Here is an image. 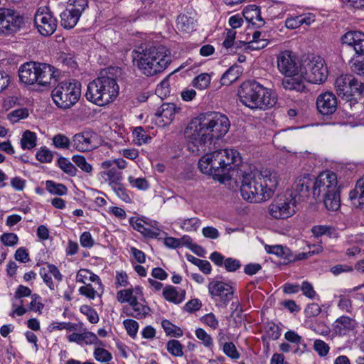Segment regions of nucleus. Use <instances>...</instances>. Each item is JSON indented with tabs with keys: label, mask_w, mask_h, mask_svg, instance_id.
Listing matches in <instances>:
<instances>
[{
	"label": "nucleus",
	"mask_w": 364,
	"mask_h": 364,
	"mask_svg": "<svg viewBox=\"0 0 364 364\" xmlns=\"http://www.w3.org/2000/svg\"><path fill=\"white\" fill-rule=\"evenodd\" d=\"M278 185L277 173L267 168L257 174L250 173L242 176L240 193L250 203H261L272 197Z\"/></svg>",
	"instance_id": "1"
},
{
	"label": "nucleus",
	"mask_w": 364,
	"mask_h": 364,
	"mask_svg": "<svg viewBox=\"0 0 364 364\" xmlns=\"http://www.w3.org/2000/svg\"><path fill=\"white\" fill-rule=\"evenodd\" d=\"M198 161V168L205 174L219 181L230 178V173L241 163L239 153L232 149L206 151Z\"/></svg>",
	"instance_id": "2"
},
{
	"label": "nucleus",
	"mask_w": 364,
	"mask_h": 364,
	"mask_svg": "<svg viewBox=\"0 0 364 364\" xmlns=\"http://www.w3.org/2000/svg\"><path fill=\"white\" fill-rule=\"evenodd\" d=\"M134 63L142 74L154 76L162 73L170 65L171 52L162 45L151 46L137 52Z\"/></svg>",
	"instance_id": "3"
},
{
	"label": "nucleus",
	"mask_w": 364,
	"mask_h": 364,
	"mask_svg": "<svg viewBox=\"0 0 364 364\" xmlns=\"http://www.w3.org/2000/svg\"><path fill=\"white\" fill-rule=\"evenodd\" d=\"M240 102L252 109L265 110L277 102V95L271 89L256 81L243 82L238 90Z\"/></svg>",
	"instance_id": "4"
},
{
	"label": "nucleus",
	"mask_w": 364,
	"mask_h": 364,
	"mask_svg": "<svg viewBox=\"0 0 364 364\" xmlns=\"http://www.w3.org/2000/svg\"><path fill=\"white\" fill-rule=\"evenodd\" d=\"M314 181L313 197L315 199L321 197L328 210H338L341 206V196L336 174L326 171L321 173Z\"/></svg>",
	"instance_id": "5"
},
{
	"label": "nucleus",
	"mask_w": 364,
	"mask_h": 364,
	"mask_svg": "<svg viewBox=\"0 0 364 364\" xmlns=\"http://www.w3.org/2000/svg\"><path fill=\"white\" fill-rule=\"evenodd\" d=\"M119 87L117 80L107 75H102L90 82L87 87V100L96 105L105 106L112 102L118 96Z\"/></svg>",
	"instance_id": "6"
},
{
	"label": "nucleus",
	"mask_w": 364,
	"mask_h": 364,
	"mask_svg": "<svg viewBox=\"0 0 364 364\" xmlns=\"http://www.w3.org/2000/svg\"><path fill=\"white\" fill-rule=\"evenodd\" d=\"M188 149L196 154L212 150L213 141L202 114L193 119L184 130Z\"/></svg>",
	"instance_id": "7"
},
{
	"label": "nucleus",
	"mask_w": 364,
	"mask_h": 364,
	"mask_svg": "<svg viewBox=\"0 0 364 364\" xmlns=\"http://www.w3.org/2000/svg\"><path fill=\"white\" fill-rule=\"evenodd\" d=\"M54 68L46 63L28 62L21 65L18 76L21 82L46 87L56 81Z\"/></svg>",
	"instance_id": "8"
},
{
	"label": "nucleus",
	"mask_w": 364,
	"mask_h": 364,
	"mask_svg": "<svg viewBox=\"0 0 364 364\" xmlns=\"http://www.w3.org/2000/svg\"><path fill=\"white\" fill-rule=\"evenodd\" d=\"M51 95L59 108L69 109L80 100L81 84L75 80L61 82L52 90Z\"/></svg>",
	"instance_id": "9"
},
{
	"label": "nucleus",
	"mask_w": 364,
	"mask_h": 364,
	"mask_svg": "<svg viewBox=\"0 0 364 364\" xmlns=\"http://www.w3.org/2000/svg\"><path fill=\"white\" fill-rule=\"evenodd\" d=\"M298 200L293 196L292 193L276 197L268 207V213L271 218L276 220H284L293 216L296 210Z\"/></svg>",
	"instance_id": "10"
},
{
	"label": "nucleus",
	"mask_w": 364,
	"mask_h": 364,
	"mask_svg": "<svg viewBox=\"0 0 364 364\" xmlns=\"http://www.w3.org/2000/svg\"><path fill=\"white\" fill-rule=\"evenodd\" d=\"M335 89L338 96L350 100L353 96H361L364 92V82L352 75H341L335 80Z\"/></svg>",
	"instance_id": "11"
},
{
	"label": "nucleus",
	"mask_w": 364,
	"mask_h": 364,
	"mask_svg": "<svg viewBox=\"0 0 364 364\" xmlns=\"http://www.w3.org/2000/svg\"><path fill=\"white\" fill-rule=\"evenodd\" d=\"M202 116L213 142L228 133L230 122L225 114L208 112L202 114Z\"/></svg>",
	"instance_id": "12"
},
{
	"label": "nucleus",
	"mask_w": 364,
	"mask_h": 364,
	"mask_svg": "<svg viewBox=\"0 0 364 364\" xmlns=\"http://www.w3.org/2000/svg\"><path fill=\"white\" fill-rule=\"evenodd\" d=\"M305 79L313 84L323 82L328 76L325 60L320 56L312 57L309 61H305L304 65Z\"/></svg>",
	"instance_id": "13"
},
{
	"label": "nucleus",
	"mask_w": 364,
	"mask_h": 364,
	"mask_svg": "<svg viewBox=\"0 0 364 364\" xmlns=\"http://www.w3.org/2000/svg\"><path fill=\"white\" fill-rule=\"evenodd\" d=\"M24 23V18L19 12L11 9H0V34L16 33Z\"/></svg>",
	"instance_id": "14"
},
{
	"label": "nucleus",
	"mask_w": 364,
	"mask_h": 364,
	"mask_svg": "<svg viewBox=\"0 0 364 364\" xmlns=\"http://www.w3.org/2000/svg\"><path fill=\"white\" fill-rule=\"evenodd\" d=\"M34 23L39 33L43 36L52 35L57 28V20L48 6L38 9L34 16Z\"/></svg>",
	"instance_id": "15"
},
{
	"label": "nucleus",
	"mask_w": 364,
	"mask_h": 364,
	"mask_svg": "<svg viewBox=\"0 0 364 364\" xmlns=\"http://www.w3.org/2000/svg\"><path fill=\"white\" fill-rule=\"evenodd\" d=\"M277 68L285 76L299 74L302 70L296 55L289 50L283 51L278 55Z\"/></svg>",
	"instance_id": "16"
},
{
	"label": "nucleus",
	"mask_w": 364,
	"mask_h": 364,
	"mask_svg": "<svg viewBox=\"0 0 364 364\" xmlns=\"http://www.w3.org/2000/svg\"><path fill=\"white\" fill-rule=\"evenodd\" d=\"M96 134L90 131L75 134L71 139V146L80 152H87L97 147Z\"/></svg>",
	"instance_id": "17"
},
{
	"label": "nucleus",
	"mask_w": 364,
	"mask_h": 364,
	"mask_svg": "<svg viewBox=\"0 0 364 364\" xmlns=\"http://www.w3.org/2000/svg\"><path fill=\"white\" fill-rule=\"evenodd\" d=\"M208 291L214 299H219L220 301L226 304L233 296V287L228 283L222 281L213 280L208 284Z\"/></svg>",
	"instance_id": "18"
},
{
	"label": "nucleus",
	"mask_w": 364,
	"mask_h": 364,
	"mask_svg": "<svg viewBox=\"0 0 364 364\" xmlns=\"http://www.w3.org/2000/svg\"><path fill=\"white\" fill-rule=\"evenodd\" d=\"M337 98L331 92L320 94L316 99V108L322 115L333 114L337 109Z\"/></svg>",
	"instance_id": "19"
},
{
	"label": "nucleus",
	"mask_w": 364,
	"mask_h": 364,
	"mask_svg": "<svg viewBox=\"0 0 364 364\" xmlns=\"http://www.w3.org/2000/svg\"><path fill=\"white\" fill-rule=\"evenodd\" d=\"M314 181L309 176L298 178L292 186L293 196L296 199L305 200L312 193Z\"/></svg>",
	"instance_id": "20"
},
{
	"label": "nucleus",
	"mask_w": 364,
	"mask_h": 364,
	"mask_svg": "<svg viewBox=\"0 0 364 364\" xmlns=\"http://www.w3.org/2000/svg\"><path fill=\"white\" fill-rule=\"evenodd\" d=\"M343 44L353 48L358 55H364V33L358 31H350L342 36Z\"/></svg>",
	"instance_id": "21"
},
{
	"label": "nucleus",
	"mask_w": 364,
	"mask_h": 364,
	"mask_svg": "<svg viewBox=\"0 0 364 364\" xmlns=\"http://www.w3.org/2000/svg\"><path fill=\"white\" fill-rule=\"evenodd\" d=\"M286 77L287 78L282 80V86L285 90H295L300 92L305 90V82L307 81L305 79L302 70H300L299 74L287 75Z\"/></svg>",
	"instance_id": "22"
},
{
	"label": "nucleus",
	"mask_w": 364,
	"mask_h": 364,
	"mask_svg": "<svg viewBox=\"0 0 364 364\" xmlns=\"http://www.w3.org/2000/svg\"><path fill=\"white\" fill-rule=\"evenodd\" d=\"M176 113V107L174 104H163L156 114L157 123L162 127L170 124L173 120Z\"/></svg>",
	"instance_id": "23"
},
{
	"label": "nucleus",
	"mask_w": 364,
	"mask_h": 364,
	"mask_svg": "<svg viewBox=\"0 0 364 364\" xmlns=\"http://www.w3.org/2000/svg\"><path fill=\"white\" fill-rule=\"evenodd\" d=\"M210 259L218 267H224L228 272H235L241 267L240 262L232 257L225 259L218 252H214L210 255Z\"/></svg>",
	"instance_id": "24"
},
{
	"label": "nucleus",
	"mask_w": 364,
	"mask_h": 364,
	"mask_svg": "<svg viewBox=\"0 0 364 364\" xmlns=\"http://www.w3.org/2000/svg\"><path fill=\"white\" fill-rule=\"evenodd\" d=\"M123 311L128 316L141 319L149 314L150 308L135 299L129 306L124 307Z\"/></svg>",
	"instance_id": "25"
},
{
	"label": "nucleus",
	"mask_w": 364,
	"mask_h": 364,
	"mask_svg": "<svg viewBox=\"0 0 364 364\" xmlns=\"http://www.w3.org/2000/svg\"><path fill=\"white\" fill-rule=\"evenodd\" d=\"M242 14L246 21L257 28H261L265 23L264 20L261 16L260 9L256 5L247 6Z\"/></svg>",
	"instance_id": "26"
},
{
	"label": "nucleus",
	"mask_w": 364,
	"mask_h": 364,
	"mask_svg": "<svg viewBox=\"0 0 364 364\" xmlns=\"http://www.w3.org/2000/svg\"><path fill=\"white\" fill-rule=\"evenodd\" d=\"M358 326L356 321L349 316H342L333 323V330L336 333L345 335L347 332L354 330Z\"/></svg>",
	"instance_id": "27"
},
{
	"label": "nucleus",
	"mask_w": 364,
	"mask_h": 364,
	"mask_svg": "<svg viewBox=\"0 0 364 364\" xmlns=\"http://www.w3.org/2000/svg\"><path fill=\"white\" fill-rule=\"evenodd\" d=\"M162 294L165 300L175 304L182 303L186 297L185 290L172 285L166 286L163 289Z\"/></svg>",
	"instance_id": "28"
},
{
	"label": "nucleus",
	"mask_w": 364,
	"mask_h": 364,
	"mask_svg": "<svg viewBox=\"0 0 364 364\" xmlns=\"http://www.w3.org/2000/svg\"><path fill=\"white\" fill-rule=\"evenodd\" d=\"M352 203L360 208H364V176L357 181L355 187L349 193Z\"/></svg>",
	"instance_id": "29"
},
{
	"label": "nucleus",
	"mask_w": 364,
	"mask_h": 364,
	"mask_svg": "<svg viewBox=\"0 0 364 364\" xmlns=\"http://www.w3.org/2000/svg\"><path fill=\"white\" fill-rule=\"evenodd\" d=\"M80 18L77 14L67 7L60 14L61 26L66 29H71L76 26Z\"/></svg>",
	"instance_id": "30"
},
{
	"label": "nucleus",
	"mask_w": 364,
	"mask_h": 364,
	"mask_svg": "<svg viewBox=\"0 0 364 364\" xmlns=\"http://www.w3.org/2000/svg\"><path fill=\"white\" fill-rule=\"evenodd\" d=\"M242 73L241 67L237 65H233L230 67L226 72L220 78V83L222 85H229L231 83L236 81L240 74Z\"/></svg>",
	"instance_id": "31"
},
{
	"label": "nucleus",
	"mask_w": 364,
	"mask_h": 364,
	"mask_svg": "<svg viewBox=\"0 0 364 364\" xmlns=\"http://www.w3.org/2000/svg\"><path fill=\"white\" fill-rule=\"evenodd\" d=\"M101 176L109 183L111 187L121 183V180L122 179V172L118 171L116 168H111L102 171Z\"/></svg>",
	"instance_id": "32"
},
{
	"label": "nucleus",
	"mask_w": 364,
	"mask_h": 364,
	"mask_svg": "<svg viewBox=\"0 0 364 364\" xmlns=\"http://www.w3.org/2000/svg\"><path fill=\"white\" fill-rule=\"evenodd\" d=\"M269 41L267 39L262 38L261 40L254 41L249 40L248 38L245 41H239L237 44H242L245 50H259L265 48L268 45Z\"/></svg>",
	"instance_id": "33"
},
{
	"label": "nucleus",
	"mask_w": 364,
	"mask_h": 364,
	"mask_svg": "<svg viewBox=\"0 0 364 364\" xmlns=\"http://www.w3.org/2000/svg\"><path fill=\"white\" fill-rule=\"evenodd\" d=\"M37 136L36 133L26 130L23 132L20 144L22 149H31L36 146Z\"/></svg>",
	"instance_id": "34"
},
{
	"label": "nucleus",
	"mask_w": 364,
	"mask_h": 364,
	"mask_svg": "<svg viewBox=\"0 0 364 364\" xmlns=\"http://www.w3.org/2000/svg\"><path fill=\"white\" fill-rule=\"evenodd\" d=\"M71 143V139L63 134H55L52 138V144L58 149H69Z\"/></svg>",
	"instance_id": "35"
},
{
	"label": "nucleus",
	"mask_w": 364,
	"mask_h": 364,
	"mask_svg": "<svg viewBox=\"0 0 364 364\" xmlns=\"http://www.w3.org/2000/svg\"><path fill=\"white\" fill-rule=\"evenodd\" d=\"M104 346L97 345L95 347L93 355L95 359L100 363H108L112 359V355L107 350L104 348Z\"/></svg>",
	"instance_id": "36"
},
{
	"label": "nucleus",
	"mask_w": 364,
	"mask_h": 364,
	"mask_svg": "<svg viewBox=\"0 0 364 364\" xmlns=\"http://www.w3.org/2000/svg\"><path fill=\"white\" fill-rule=\"evenodd\" d=\"M177 28L182 31L190 33L194 28L193 20L185 14L179 15L177 18Z\"/></svg>",
	"instance_id": "37"
},
{
	"label": "nucleus",
	"mask_w": 364,
	"mask_h": 364,
	"mask_svg": "<svg viewBox=\"0 0 364 364\" xmlns=\"http://www.w3.org/2000/svg\"><path fill=\"white\" fill-rule=\"evenodd\" d=\"M46 190L51 194L64 196L68 193L67 187L62 183H57L53 181L46 182Z\"/></svg>",
	"instance_id": "38"
},
{
	"label": "nucleus",
	"mask_w": 364,
	"mask_h": 364,
	"mask_svg": "<svg viewBox=\"0 0 364 364\" xmlns=\"http://www.w3.org/2000/svg\"><path fill=\"white\" fill-rule=\"evenodd\" d=\"M180 227L187 232H194L198 230L200 225V220L196 218H191L188 219L181 220L179 222Z\"/></svg>",
	"instance_id": "39"
},
{
	"label": "nucleus",
	"mask_w": 364,
	"mask_h": 364,
	"mask_svg": "<svg viewBox=\"0 0 364 364\" xmlns=\"http://www.w3.org/2000/svg\"><path fill=\"white\" fill-rule=\"evenodd\" d=\"M196 338L200 341L201 343L206 348L211 349L213 347V340L203 328H198L195 331Z\"/></svg>",
	"instance_id": "40"
},
{
	"label": "nucleus",
	"mask_w": 364,
	"mask_h": 364,
	"mask_svg": "<svg viewBox=\"0 0 364 364\" xmlns=\"http://www.w3.org/2000/svg\"><path fill=\"white\" fill-rule=\"evenodd\" d=\"M161 326L168 336L173 337H180L183 336V331L168 320H163L161 321Z\"/></svg>",
	"instance_id": "41"
},
{
	"label": "nucleus",
	"mask_w": 364,
	"mask_h": 364,
	"mask_svg": "<svg viewBox=\"0 0 364 364\" xmlns=\"http://www.w3.org/2000/svg\"><path fill=\"white\" fill-rule=\"evenodd\" d=\"M210 80V75L208 73H204L196 77L192 83L194 87L198 90H205L209 86Z\"/></svg>",
	"instance_id": "42"
},
{
	"label": "nucleus",
	"mask_w": 364,
	"mask_h": 364,
	"mask_svg": "<svg viewBox=\"0 0 364 364\" xmlns=\"http://www.w3.org/2000/svg\"><path fill=\"white\" fill-rule=\"evenodd\" d=\"M58 165L63 172L69 176H74L77 173V168L67 158L60 157L58 160Z\"/></svg>",
	"instance_id": "43"
},
{
	"label": "nucleus",
	"mask_w": 364,
	"mask_h": 364,
	"mask_svg": "<svg viewBox=\"0 0 364 364\" xmlns=\"http://www.w3.org/2000/svg\"><path fill=\"white\" fill-rule=\"evenodd\" d=\"M67 7L81 16L88 7V0H69Z\"/></svg>",
	"instance_id": "44"
},
{
	"label": "nucleus",
	"mask_w": 364,
	"mask_h": 364,
	"mask_svg": "<svg viewBox=\"0 0 364 364\" xmlns=\"http://www.w3.org/2000/svg\"><path fill=\"white\" fill-rule=\"evenodd\" d=\"M73 163L79 167L83 172L91 174L92 172V166L89 164L85 156L82 155H74L72 157Z\"/></svg>",
	"instance_id": "45"
},
{
	"label": "nucleus",
	"mask_w": 364,
	"mask_h": 364,
	"mask_svg": "<svg viewBox=\"0 0 364 364\" xmlns=\"http://www.w3.org/2000/svg\"><path fill=\"white\" fill-rule=\"evenodd\" d=\"M236 36V31L234 30H228L227 32V36L225 41L223 43V45L225 48L227 49H232L233 50L235 48V50H233L234 52H236L237 49L241 48L243 46L242 44H237V43L239 42H235V38Z\"/></svg>",
	"instance_id": "46"
},
{
	"label": "nucleus",
	"mask_w": 364,
	"mask_h": 364,
	"mask_svg": "<svg viewBox=\"0 0 364 364\" xmlns=\"http://www.w3.org/2000/svg\"><path fill=\"white\" fill-rule=\"evenodd\" d=\"M80 311L86 316L87 320L93 324L99 322L100 318L95 309L88 305H82L80 308Z\"/></svg>",
	"instance_id": "47"
},
{
	"label": "nucleus",
	"mask_w": 364,
	"mask_h": 364,
	"mask_svg": "<svg viewBox=\"0 0 364 364\" xmlns=\"http://www.w3.org/2000/svg\"><path fill=\"white\" fill-rule=\"evenodd\" d=\"M188 260L191 263L194 264L204 273V274H210L211 272V265L210 263L207 260L200 259L197 258L193 255H188L187 257Z\"/></svg>",
	"instance_id": "48"
},
{
	"label": "nucleus",
	"mask_w": 364,
	"mask_h": 364,
	"mask_svg": "<svg viewBox=\"0 0 364 364\" xmlns=\"http://www.w3.org/2000/svg\"><path fill=\"white\" fill-rule=\"evenodd\" d=\"M169 353L173 356L181 357L183 355V346L178 340H171L166 344Z\"/></svg>",
	"instance_id": "49"
},
{
	"label": "nucleus",
	"mask_w": 364,
	"mask_h": 364,
	"mask_svg": "<svg viewBox=\"0 0 364 364\" xmlns=\"http://www.w3.org/2000/svg\"><path fill=\"white\" fill-rule=\"evenodd\" d=\"M132 288L120 290L117 293V299L120 303H129L130 305L136 299L132 296Z\"/></svg>",
	"instance_id": "50"
},
{
	"label": "nucleus",
	"mask_w": 364,
	"mask_h": 364,
	"mask_svg": "<svg viewBox=\"0 0 364 364\" xmlns=\"http://www.w3.org/2000/svg\"><path fill=\"white\" fill-rule=\"evenodd\" d=\"M28 117V111L26 108L15 109L8 114V119L11 123H16L21 119H26Z\"/></svg>",
	"instance_id": "51"
},
{
	"label": "nucleus",
	"mask_w": 364,
	"mask_h": 364,
	"mask_svg": "<svg viewBox=\"0 0 364 364\" xmlns=\"http://www.w3.org/2000/svg\"><path fill=\"white\" fill-rule=\"evenodd\" d=\"M36 158L41 163H50L53 159V154L46 148H42L36 154Z\"/></svg>",
	"instance_id": "52"
},
{
	"label": "nucleus",
	"mask_w": 364,
	"mask_h": 364,
	"mask_svg": "<svg viewBox=\"0 0 364 364\" xmlns=\"http://www.w3.org/2000/svg\"><path fill=\"white\" fill-rule=\"evenodd\" d=\"M111 188L121 200H122L125 203H131L132 199L129 197L127 191V189L122 184V183H119Z\"/></svg>",
	"instance_id": "53"
},
{
	"label": "nucleus",
	"mask_w": 364,
	"mask_h": 364,
	"mask_svg": "<svg viewBox=\"0 0 364 364\" xmlns=\"http://www.w3.org/2000/svg\"><path fill=\"white\" fill-rule=\"evenodd\" d=\"M338 308L344 311H346L348 313H351L353 310L352 306V301L346 295H339L338 296Z\"/></svg>",
	"instance_id": "54"
},
{
	"label": "nucleus",
	"mask_w": 364,
	"mask_h": 364,
	"mask_svg": "<svg viewBox=\"0 0 364 364\" xmlns=\"http://www.w3.org/2000/svg\"><path fill=\"white\" fill-rule=\"evenodd\" d=\"M83 344L94 345L95 347L97 345L104 346V343L100 341L94 333L90 331L83 333Z\"/></svg>",
	"instance_id": "55"
},
{
	"label": "nucleus",
	"mask_w": 364,
	"mask_h": 364,
	"mask_svg": "<svg viewBox=\"0 0 364 364\" xmlns=\"http://www.w3.org/2000/svg\"><path fill=\"white\" fill-rule=\"evenodd\" d=\"M223 353L232 359H238L240 353L232 342H227L223 344Z\"/></svg>",
	"instance_id": "56"
},
{
	"label": "nucleus",
	"mask_w": 364,
	"mask_h": 364,
	"mask_svg": "<svg viewBox=\"0 0 364 364\" xmlns=\"http://www.w3.org/2000/svg\"><path fill=\"white\" fill-rule=\"evenodd\" d=\"M201 321L209 326L210 328L215 330L219 326V321L215 315L213 313H208L200 318Z\"/></svg>",
	"instance_id": "57"
},
{
	"label": "nucleus",
	"mask_w": 364,
	"mask_h": 364,
	"mask_svg": "<svg viewBox=\"0 0 364 364\" xmlns=\"http://www.w3.org/2000/svg\"><path fill=\"white\" fill-rule=\"evenodd\" d=\"M128 181L133 188H136L139 190H146L149 188V183L144 178H135L130 176L128 177Z\"/></svg>",
	"instance_id": "58"
},
{
	"label": "nucleus",
	"mask_w": 364,
	"mask_h": 364,
	"mask_svg": "<svg viewBox=\"0 0 364 364\" xmlns=\"http://www.w3.org/2000/svg\"><path fill=\"white\" fill-rule=\"evenodd\" d=\"M354 268L347 264H338L331 267L330 272L334 276H338L343 273H349L353 271Z\"/></svg>",
	"instance_id": "59"
},
{
	"label": "nucleus",
	"mask_w": 364,
	"mask_h": 364,
	"mask_svg": "<svg viewBox=\"0 0 364 364\" xmlns=\"http://www.w3.org/2000/svg\"><path fill=\"white\" fill-rule=\"evenodd\" d=\"M314 350L321 357L326 356L329 352V346L324 341L317 339L314 343Z\"/></svg>",
	"instance_id": "60"
},
{
	"label": "nucleus",
	"mask_w": 364,
	"mask_h": 364,
	"mask_svg": "<svg viewBox=\"0 0 364 364\" xmlns=\"http://www.w3.org/2000/svg\"><path fill=\"white\" fill-rule=\"evenodd\" d=\"M127 333L132 338L135 337L139 329V323L133 319H126L123 322Z\"/></svg>",
	"instance_id": "61"
},
{
	"label": "nucleus",
	"mask_w": 364,
	"mask_h": 364,
	"mask_svg": "<svg viewBox=\"0 0 364 364\" xmlns=\"http://www.w3.org/2000/svg\"><path fill=\"white\" fill-rule=\"evenodd\" d=\"M79 293L90 299H94L97 294V291L92 287L90 284H87L80 287Z\"/></svg>",
	"instance_id": "62"
},
{
	"label": "nucleus",
	"mask_w": 364,
	"mask_h": 364,
	"mask_svg": "<svg viewBox=\"0 0 364 364\" xmlns=\"http://www.w3.org/2000/svg\"><path fill=\"white\" fill-rule=\"evenodd\" d=\"M300 289L302 291L303 294L309 299H312L316 296V291L312 284L307 281L302 282Z\"/></svg>",
	"instance_id": "63"
},
{
	"label": "nucleus",
	"mask_w": 364,
	"mask_h": 364,
	"mask_svg": "<svg viewBox=\"0 0 364 364\" xmlns=\"http://www.w3.org/2000/svg\"><path fill=\"white\" fill-rule=\"evenodd\" d=\"M18 236L14 233H4L1 237V241L6 246H14L18 242Z\"/></svg>",
	"instance_id": "64"
}]
</instances>
